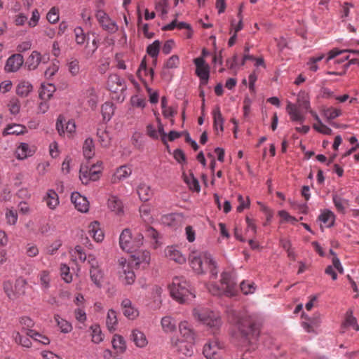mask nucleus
Here are the masks:
<instances>
[{"mask_svg": "<svg viewBox=\"0 0 359 359\" xmlns=\"http://www.w3.org/2000/svg\"><path fill=\"white\" fill-rule=\"evenodd\" d=\"M235 324L238 332L237 338L244 346L255 344L259 336L260 328L254 320L249 316H236Z\"/></svg>", "mask_w": 359, "mask_h": 359, "instance_id": "1", "label": "nucleus"}, {"mask_svg": "<svg viewBox=\"0 0 359 359\" xmlns=\"http://www.w3.org/2000/svg\"><path fill=\"white\" fill-rule=\"evenodd\" d=\"M189 262L191 267L197 274H205L209 272L210 278L215 279L217 277V264L210 254L192 252L189 257Z\"/></svg>", "mask_w": 359, "mask_h": 359, "instance_id": "2", "label": "nucleus"}, {"mask_svg": "<svg viewBox=\"0 0 359 359\" xmlns=\"http://www.w3.org/2000/svg\"><path fill=\"white\" fill-rule=\"evenodd\" d=\"M170 294L180 303L185 302L190 296H192L190 284L184 277L176 276L173 278L170 286Z\"/></svg>", "mask_w": 359, "mask_h": 359, "instance_id": "3", "label": "nucleus"}, {"mask_svg": "<svg viewBox=\"0 0 359 359\" xmlns=\"http://www.w3.org/2000/svg\"><path fill=\"white\" fill-rule=\"evenodd\" d=\"M193 313L195 318L212 329L214 333H215L222 325V320L217 313L205 309H195Z\"/></svg>", "mask_w": 359, "mask_h": 359, "instance_id": "4", "label": "nucleus"}, {"mask_svg": "<svg viewBox=\"0 0 359 359\" xmlns=\"http://www.w3.org/2000/svg\"><path fill=\"white\" fill-rule=\"evenodd\" d=\"M223 348V345L215 339L205 344L203 353L207 359H220Z\"/></svg>", "mask_w": 359, "mask_h": 359, "instance_id": "5", "label": "nucleus"}, {"mask_svg": "<svg viewBox=\"0 0 359 359\" xmlns=\"http://www.w3.org/2000/svg\"><path fill=\"white\" fill-rule=\"evenodd\" d=\"M196 65V74L200 79V86L208 84L210 77V67L205 63V60L203 57H198L194 60Z\"/></svg>", "mask_w": 359, "mask_h": 359, "instance_id": "6", "label": "nucleus"}, {"mask_svg": "<svg viewBox=\"0 0 359 359\" xmlns=\"http://www.w3.org/2000/svg\"><path fill=\"white\" fill-rule=\"evenodd\" d=\"M194 341L179 339L172 340V344L176 351L186 356H191L194 353Z\"/></svg>", "mask_w": 359, "mask_h": 359, "instance_id": "7", "label": "nucleus"}, {"mask_svg": "<svg viewBox=\"0 0 359 359\" xmlns=\"http://www.w3.org/2000/svg\"><path fill=\"white\" fill-rule=\"evenodd\" d=\"M135 241L132 239V233L129 229H125L120 235L119 244L121 248L128 252H135Z\"/></svg>", "mask_w": 359, "mask_h": 359, "instance_id": "8", "label": "nucleus"}, {"mask_svg": "<svg viewBox=\"0 0 359 359\" xmlns=\"http://www.w3.org/2000/svg\"><path fill=\"white\" fill-rule=\"evenodd\" d=\"M96 18L102 28L108 32L112 34L118 30L116 23L111 20L108 15L103 11H98L96 14Z\"/></svg>", "mask_w": 359, "mask_h": 359, "instance_id": "9", "label": "nucleus"}, {"mask_svg": "<svg viewBox=\"0 0 359 359\" xmlns=\"http://www.w3.org/2000/svg\"><path fill=\"white\" fill-rule=\"evenodd\" d=\"M23 62L24 58L21 54H13L7 59L4 69L6 72H15L20 68Z\"/></svg>", "mask_w": 359, "mask_h": 359, "instance_id": "10", "label": "nucleus"}, {"mask_svg": "<svg viewBox=\"0 0 359 359\" xmlns=\"http://www.w3.org/2000/svg\"><path fill=\"white\" fill-rule=\"evenodd\" d=\"M221 284L225 285L224 291L230 296H233L236 293V282L232 278L229 272L224 271L221 274Z\"/></svg>", "mask_w": 359, "mask_h": 359, "instance_id": "11", "label": "nucleus"}, {"mask_svg": "<svg viewBox=\"0 0 359 359\" xmlns=\"http://www.w3.org/2000/svg\"><path fill=\"white\" fill-rule=\"evenodd\" d=\"M71 201L75 208L81 212H86L89 209V203L87 198L81 196L79 192H73L71 195Z\"/></svg>", "mask_w": 359, "mask_h": 359, "instance_id": "12", "label": "nucleus"}, {"mask_svg": "<svg viewBox=\"0 0 359 359\" xmlns=\"http://www.w3.org/2000/svg\"><path fill=\"white\" fill-rule=\"evenodd\" d=\"M107 86L109 91L117 93V91L119 90V88H121V90L125 88V81L118 74H110L108 77Z\"/></svg>", "mask_w": 359, "mask_h": 359, "instance_id": "13", "label": "nucleus"}, {"mask_svg": "<svg viewBox=\"0 0 359 359\" xmlns=\"http://www.w3.org/2000/svg\"><path fill=\"white\" fill-rule=\"evenodd\" d=\"M123 313L128 319L134 320L139 316V311L132 306V302L128 299H125L121 302Z\"/></svg>", "mask_w": 359, "mask_h": 359, "instance_id": "14", "label": "nucleus"}, {"mask_svg": "<svg viewBox=\"0 0 359 359\" xmlns=\"http://www.w3.org/2000/svg\"><path fill=\"white\" fill-rule=\"evenodd\" d=\"M137 193L142 201H149L154 195L151 187L145 183H140L137 188Z\"/></svg>", "mask_w": 359, "mask_h": 359, "instance_id": "15", "label": "nucleus"}, {"mask_svg": "<svg viewBox=\"0 0 359 359\" xmlns=\"http://www.w3.org/2000/svg\"><path fill=\"white\" fill-rule=\"evenodd\" d=\"M179 330L184 339L194 341L195 333L191 325L188 322H181L179 325Z\"/></svg>", "mask_w": 359, "mask_h": 359, "instance_id": "16", "label": "nucleus"}, {"mask_svg": "<svg viewBox=\"0 0 359 359\" xmlns=\"http://www.w3.org/2000/svg\"><path fill=\"white\" fill-rule=\"evenodd\" d=\"M88 232L97 242H101L104 239V233L100 227V223L97 221H94L89 224Z\"/></svg>", "mask_w": 359, "mask_h": 359, "instance_id": "17", "label": "nucleus"}, {"mask_svg": "<svg viewBox=\"0 0 359 359\" xmlns=\"http://www.w3.org/2000/svg\"><path fill=\"white\" fill-rule=\"evenodd\" d=\"M213 116V127L214 129L217 130L219 128L221 132L224 131V118L222 116V114L220 111V107L219 105H216L212 111Z\"/></svg>", "mask_w": 359, "mask_h": 359, "instance_id": "18", "label": "nucleus"}, {"mask_svg": "<svg viewBox=\"0 0 359 359\" xmlns=\"http://www.w3.org/2000/svg\"><path fill=\"white\" fill-rule=\"evenodd\" d=\"M132 172V170L130 168L122 165L116 169V171L114 174L111 177V182L115 184L121 180H123L127 178Z\"/></svg>", "mask_w": 359, "mask_h": 359, "instance_id": "19", "label": "nucleus"}, {"mask_svg": "<svg viewBox=\"0 0 359 359\" xmlns=\"http://www.w3.org/2000/svg\"><path fill=\"white\" fill-rule=\"evenodd\" d=\"M286 110L292 121L299 122L302 123L305 121V117L300 114L296 104L290 102L287 105Z\"/></svg>", "mask_w": 359, "mask_h": 359, "instance_id": "20", "label": "nucleus"}, {"mask_svg": "<svg viewBox=\"0 0 359 359\" xmlns=\"http://www.w3.org/2000/svg\"><path fill=\"white\" fill-rule=\"evenodd\" d=\"M182 178L191 191L196 192H199L201 191L198 180L194 177V173L191 171L189 172V176L183 172Z\"/></svg>", "mask_w": 359, "mask_h": 359, "instance_id": "21", "label": "nucleus"}, {"mask_svg": "<svg viewBox=\"0 0 359 359\" xmlns=\"http://www.w3.org/2000/svg\"><path fill=\"white\" fill-rule=\"evenodd\" d=\"M26 131V127L21 124H8L7 127L4 130L2 135L3 136H7L8 135H22Z\"/></svg>", "mask_w": 359, "mask_h": 359, "instance_id": "22", "label": "nucleus"}, {"mask_svg": "<svg viewBox=\"0 0 359 359\" xmlns=\"http://www.w3.org/2000/svg\"><path fill=\"white\" fill-rule=\"evenodd\" d=\"M44 201L47 206L52 210H54L59 204V197L57 194L53 189L48 190Z\"/></svg>", "mask_w": 359, "mask_h": 359, "instance_id": "23", "label": "nucleus"}, {"mask_svg": "<svg viewBox=\"0 0 359 359\" xmlns=\"http://www.w3.org/2000/svg\"><path fill=\"white\" fill-rule=\"evenodd\" d=\"M32 90L33 86L29 81H21L16 87V93L22 97H25L28 96Z\"/></svg>", "mask_w": 359, "mask_h": 359, "instance_id": "24", "label": "nucleus"}, {"mask_svg": "<svg viewBox=\"0 0 359 359\" xmlns=\"http://www.w3.org/2000/svg\"><path fill=\"white\" fill-rule=\"evenodd\" d=\"M55 90V86L52 83L42 84L39 91V98L42 100H50Z\"/></svg>", "mask_w": 359, "mask_h": 359, "instance_id": "25", "label": "nucleus"}, {"mask_svg": "<svg viewBox=\"0 0 359 359\" xmlns=\"http://www.w3.org/2000/svg\"><path fill=\"white\" fill-rule=\"evenodd\" d=\"M131 339L135 345L140 348L146 346L148 343L145 334L138 330L132 332Z\"/></svg>", "mask_w": 359, "mask_h": 359, "instance_id": "26", "label": "nucleus"}, {"mask_svg": "<svg viewBox=\"0 0 359 359\" xmlns=\"http://www.w3.org/2000/svg\"><path fill=\"white\" fill-rule=\"evenodd\" d=\"M112 346L117 353H123L126 350V344L124 338L119 334H115L111 341Z\"/></svg>", "mask_w": 359, "mask_h": 359, "instance_id": "27", "label": "nucleus"}, {"mask_svg": "<svg viewBox=\"0 0 359 359\" xmlns=\"http://www.w3.org/2000/svg\"><path fill=\"white\" fill-rule=\"evenodd\" d=\"M41 60V56L40 53L34 50L28 57L25 64L29 70L35 69L39 66Z\"/></svg>", "mask_w": 359, "mask_h": 359, "instance_id": "28", "label": "nucleus"}, {"mask_svg": "<svg viewBox=\"0 0 359 359\" xmlns=\"http://www.w3.org/2000/svg\"><path fill=\"white\" fill-rule=\"evenodd\" d=\"M90 276L93 283L98 287H101L102 282L104 278V273L99 267L90 269Z\"/></svg>", "mask_w": 359, "mask_h": 359, "instance_id": "29", "label": "nucleus"}, {"mask_svg": "<svg viewBox=\"0 0 359 359\" xmlns=\"http://www.w3.org/2000/svg\"><path fill=\"white\" fill-rule=\"evenodd\" d=\"M114 104L111 102H104L101 107L103 120L109 121L114 113Z\"/></svg>", "mask_w": 359, "mask_h": 359, "instance_id": "30", "label": "nucleus"}, {"mask_svg": "<svg viewBox=\"0 0 359 359\" xmlns=\"http://www.w3.org/2000/svg\"><path fill=\"white\" fill-rule=\"evenodd\" d=\"M318 220L325 224L329 222V220H331V222L326 225L327 227L330 228L334 224L335 215L333 212L326 209L318 216Z\"/></svg>", "mask_w": 359, "mask_h": 359, "instance_id": "31", "label": "nucleus"}, {"mask_svg": "<svg viewBox=\"0 0 359 359\" xmlns=\"http://www.w3.org/2000/svg\"><path fill=\"white\" fill-rule=\"evenodd\" d=\"M332 201L337 211L344 214L346 207L348 205V200L343 198L337 194H333Z\"/></svg>", "mask_w": 359, "mask_h": 359, "instance_id": "32", "label": "nucleus"}, {"mask_svg": "<svg viewBox=\"0 0 359 359\" xmlns=\"http://www.w3.org/2000/svg\"><path fill=\"white\" fill-rule=\"evenodd\" d=\"M95 146L93 140L90 137L87 138L83 146V153L86 158H91L95 155Z\"/></svg>", "mask_w": 359, "mask_h": 359, "instance_id": "33", "label": "nucleus"}, {"mask_svg": "<svg viewBox=\"0 0 359 359\" xmlns=\"http://www.w3.org/2000/svg\"><path fill=\"white\" fill-rule=\"evenodd\" d=\"M98 141L103 147H108L110 145L111 138L105 129L98 128L97 130Z\"/></svg>", "mask_w": 359, "mask_h": 359, "instance_id": "34", "label": "nucleus"}, {"mask_svg": "<svg viewBox=\"0 0 359 359\" xmlns=\"http://www.w3.org/2000/svg\"><path fill=\"white\" fill-rule=\"evenodd\" d=\"M107 205L111 211L119 213L123 211V206L121 201L116 196H111L108 199Z\"/></svg>", "mask_w": 359, "mask_h": 359, "instance_id": "35", "label": "nucleus"}, {"mask_svg": "<svg viewBox=\"0 0 359 359\" xmlns=\"http://www.w3.org/2000/svg\"><path fill=\"white\" fill-rule=\"evenodd\" d=\"M297 102L299 108L307 110L310 107L308 94L300 91L297 95Z\"/></svg>", "mask_w": 359, "mask_h": 359, "instance_id": "36", "label": "nucleus"}, {"mask_svg": "<svg viewBox=\"0 0 359 359\" xmlns=\"http://www.w3.org/2000/svg\"><path fill=\"white\" fill-rule=\"evenodd\" d=\"M161 48L159 40H155L152 43L147 47V53L152 58H157Z\"/></svg>", "mask_w": 359, "mask_h": 359, "instance_id": "37", "label": "nucleus"}, {"mask_svg": "<svg viewBox=\"0 0 359 359\" xmlns=\"http://www.w3.org/2000/svg\"><path fill=\"white\" fill-rule=\"evenodd\" d=\"M116 312L113 309H109L107 316V326L109 331L115 330L114 326L117 324Z\"/></svg>", "mask_w": 359, "mask_h": 359, "instance_id": "38", "label": "nucleus"}, {"mask_svg": "<svg viewBox=\"0 0 359 359\" xmlns=\"http://www.w3.org/2000/svg\"><path fill=\"white\" fill-rule=\"evenodd\" d=\"M28 337L43 345H48L50 342V339L46 336L43 335L35 330H29L28 332Z\"/></svg>", "mask_w": 359, "mask_h": 359, "instance_id": "39", "label": "nucleus"}, {"mask_svg": "<svg viewBox=\"0 0 359 359\" xmlns=\"http://www.w3.org/2000/svg\"><path fill=\"white\" fill-rule=\"evenodd\" d=\"M54 318L57 322V325L60 327L62 332L69 333L72 331V326L70 323L65 319L60 318L59 315H55Z\"/></svg>", "mask_w": 359, "mask_h": 359, "instance_id": "40", "label": "nucleus"}, {"mask_svg": "<svg viewBox=\"0 0 359 359\" xmlns=\"http://www.w3.org/2000/svg\"><path fill=\"white\" fill-rule=\"evenodd\" d=\"M92 330V341L95 344H99L103 340L102 331L98 324H94L90 326Z\"/></svg>", "mask_w": 359, "mask_h": 359, "instance_id": "41", "label": "nucleus"}, {"mask_svg": "<svg viewBox=\"0 0 359 359\" xmlns=\"http://www.w3.org/2000/svg\"><path fill=\"white\" fill-rule=\"evenodd\" d=\"M161 325L165 332H172L176 328L175 320L170 316H165L161 319Z\"/></svg>", "mask_w": 359, "mask_h": 359, "instance_id": "42", "label": "nucleus"}, {"mask_svg": "<svg viewBox=\"0 0 359 359\" xmlns=\"http://www.w3.org/2000/svg\"><path fill=\"white\" fill-rule=\"evenodd\" d=\"M20 323L22 326V331H24L26 335L28 337V332L32 330V327L34 325V322L28 316H23L20 318Z\"/></svg>", "mask_w": 359, "mask_h": 359, "instance_id": "43", "label": "nucleus"}, {"mask_svg": "<svg viewBox=\"0 0 359 359\" xmlns=\"http://www.w3.org/2000/svg\"><path fill=\"white\" fill-rule=\"evenodd\" d=\"M75 40L77 44L82 45L86 40V35L81 27H76L74 30Z\"/></svg>", "mask_w": 359, "mask_h": 359, "instance_id": "44", "label": "nucleus"}, {"mask_svg": "<svg viewBox=\"0 0 359 359\" xmlns=\"http://www.w3.org/2000/svg\"><path fill=\"white\" fill-rule=\"evenodd\" d=\"M8 107L11 114L14 115L18 114L20 110V101L17 98H12L8 104Z\"/></svg>", "mask_w": 359, "mask_h": 359, "instance_id": "45", "label": "nucleus"}, {"mask_svg": "<svg viewBox=\"0 0 359 359\" xmlns=\"http://www.w3.org/2000/svg\"><path fill=\"white\" fill-rule=\"evenodd\" d=\"M240 287L244 294H252L255 290V285L254 283H248L245 280L241 283Z\"/></svg>", "mask_w": 359, "mask_h": 359, "instance_id": "46", "label": "nucleus"}, {"mask_svg": "<svg viewBox=\"0 0 359 359\" xmlns=\"http://www.w3.org/2000/svg\"><path fill=\"white\" fill-rule=\"evenodd\" d=\"M180 58L178 55H173L170 57L164 65L165 69H175L178 67Z\"/></svg>", "mask_w": 359, "mask_h": 359, "instance_id": "47", "label": "nucleus"}, {"mask_svg": "<svg viewBox=\"0 0 359 359\" xmlns=\"http://www.w3.org/2000/svg\"><path fill=\"white\" fill-rule=\"evenodd\" d=\"M341 114V111L339 109L330 107L324 111V115L327 119L332 120Z\"/></svg>", "mask_w": 359, "mask_h": 359, "instance_id": "48", "label": "nucleus"}, {"mask_svg": "<svg viewBox=\"0 0 359 359\" xmlns=\"http://www.w3.org/2000/svg\"><path fill=\"white\" fill-rule=\"evenodd\" d=\"M15 339L17 343L23 347L30 348L32 346V341L29 338L22 336L19 332H17Z\"/></svg>", "mask_w": 359, "mask_h": 359, "instance_id": "49", "label": "nucleus"}, {"mask_svg": "<svg viewBox=\"0 0 359 359\" xmlns=\"http://www.w3.org/2000/svg\"><path fill=\"white\" fill-rule=\"evenodd\" d=\"M60 271L62 279L67 283H71L72 280V276L69 273V266L66 264H61Z\"/></svg>", "mask_w": 359, "mask_h": 359, "instance_id": "50", "label": "nucleus"}, {"mask_svg": "<svg viewBox=\"0 0 359 359\" xmlns=\"http://www.w3.org/2000/svg\"><path fill=\"white\" fill-rule=\"evenodd\" d=\"M169 257L175 262L182 264L186 261L185 257L178 250H170L168 255Z\"/></svg>", "mask_w": 359, "mask_h": 359, "instance_id": "51", "label": "nucleus"}, {"mask_svg": "<svg viewBox=\"0 0 359 359\" xmlns=\"http://www.w3.org/2000/svg\"><path fill=\"white\" fill-rule=\"evenodd\" d=\"M173 157L179 163H187V157L181 149H176L173 151Z\"/></svg>", "mask_w": 359, "mask_h": 359, "instance_id": "52", "label": "nucleus"}, {"mask_svg": "<svg viewBox=\"0 0 359 359\" xmlns=\"http://www.w3.org/2000/svg\"><path fill=\"white\" fill-rule=\"evenodd\" d=\"M46 18L50 23H55L59 20V15L55 8H52L47 13Z\"/></svg>", "mask_w": 359, "mask_h": 359, "instance_id": "53", "label": "nucleus"}, {"mask_svg": "<svg viewBox=\"0 0 359 359\" xmlns=\"http://www.w3.org/2000/svg\"><path fill=\"white\" fill-rule=\"evenodd\" d=\"M80 175H79V179L82 182L83 184H88V182L90 181V179L89 178V170H88V168L86 167L84 170L83 168H81L80 169Z\"/></svg>", "mask_w": 359, "mask_h": 359, "instance_id": "54", "label": "nucleus"}, {"mask_svg": "<svg viewBox=\"0 0 359 359\" xmlns=\"http://www.w3.org/2000/svg\"><path fill=\"white\" fill-rule=\"evenodd\" d=\"M313 128L318 132L325 135H331L332 133V129L324 125L322 122L319 123V126L314 124Z\"/></svg>", "mask_w": 359, "mask_h": 359, "instance_id": "55", "label": "nucleus"}, {"mask_svg": "<svg viewBox=\"0 0 359 359\" xmlns=\"http://www.w3.org/2000/svg\"><path fill=\"white\" fill-rule=\"evenodd\" d=\"M238 201L239 202V205L236 208L237 212H241L243 211L245 208H247L250 206V200L248 198L247 201L245 202L243 199V197L241 195L238 196Z\"/></svg>", "mask_w": 359, "mask_h": 359, "instance_id": "56", "label": "nucleus"}, {"mask_svg": "<svg viewBox=\"0 0 359 359\" xmlns=\"http://www.w3.org/2000/svg\"><path fill=\"white\" fill-rule=\"evenodd\" d=\"M356 320V318L353 316V311L348 309L346 313V319L344 325L345 326H351L353 324H355Z\"/></svg>", "mask_w": 359, "mask_h": 359, "instance_id": "57", "label": "nucleus"}, {"mask_svg": "<svg viewBox=\"0 0 359 359\" xmlns=\"http://www.w3.org/2000/svg\"><path fill=\"white\" fill-rule=\"evenodd\" d=\"M6 217L8 222L10 224H15L18 220V214L15 211L9 210L6 213Z\"/></svg>", "mask_w": 359, "mask_h": 359, "instance_id": "58", "label": "nucleus"}, {"mask_svg": "<svg viewBox=\"0 0 359 359\" xmlns=\"http://www.w3.org/2000/svg\"><path fill=\"white\" fill-rule=\"evenodd\" d=\"M347 50H339L337 48H333L332 50H330L328 53V56L325 60V63L328 64L329 62L334 59L336 56L341 54L342 53L347 52Z\"/></svg>", "mask_w": 359, "mask_h": 359, "instance_id": "59", "label": "nucleus"}, {"mask_svg": "<svg viewBox=\"0 0 359 359\" xmlns=\"http://www.w3.org/2000/svg\"><path fill=\"white\" fill-rule=\"evenodd\" d=\"M61 245V241H55L53 243L46 248L47 253L49 255H53L60 248Z\"/></svg>", "mask_w": 359, "mask_h": 359, "instance_id": "60", "label": "nucleus"}, {"mask_svg": "<svg viewBox=\"0 0 359 359\" xmlns=\"http://www.w3.org/2000/svg\"><path fill=\"white\" fill-rule=\"evenodd\" d=\"M168 0H161L156 4V8L157 10L161 9L162 15H165L168 13Z\"/></svg>", "mask_w": 359, "mask_h": 359, "instance_id": "61", "label": "nucleus"}, {"mask_svg": "<svg viewBox=\"0 0 359 359\" xmlns=\"http://www.w3.org/2000/svg\"><path fill=\"white\" fill-rule=\"evenodd\" d=\"M174 45H175L174 40H172V39L167 40L164 43V45L162 48L163 53H164L165 55H168L171 52Z\"/></svg>", "mask_w": 359, "mask_h": 359, "instance_id": "62", "label": "nucleus"}, {"mask_svg": "<svg viewBox=\"0 0 359 359\" xmlns=\"http://www.w3.org/2000/svg\"><path fill=\"white\" fill-rule=\"evenodd\" d=\"M39 18H40V15H39L38 10L34 9L32 11V18H31L30 20L29 21V25L31 27H35L37 25Z\"/></svg>", "mask_w": 359, "mask_h": 359, "instance_id": "63", "label": "nucleus"}, {"mask_svg": "<svg viewBox=\"0 0 359 359\" xmlns=\"http://www.w3.org/2000/svg\"><path fill=\"white\" fill-rule=\"evenodd\" d=\"M96 165H93L91 168L88 170H89V178L90 179V181H97L100 178V174L101 173L100 170H96L95 168Z\"/></svg>", "mask_w": 359, "mask_h": 359, "instance_id": "64", "label": "nucleus"}]
</instances>
